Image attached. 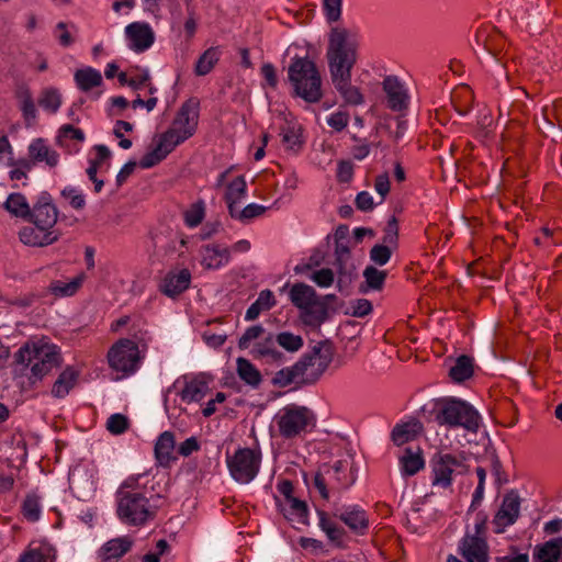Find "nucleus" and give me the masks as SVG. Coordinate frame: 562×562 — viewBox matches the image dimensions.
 Wrapping results in <instances>:
<instances>
[{"instance_id":"nucleus-50","label":"nucleus","mask_w":562,"mask_h":562,"mask_svg":"<svg viewBox=\"0 0 562 562\" xmlns=\"http://www.w3.org/2000/svg\"><path fill=\"white\" fill-rule=\"evenodd\" d=\"M22 514L29 521H37L42 515V505L40 497L34 494H27L22 503Z\"/></svg>"},{"instance_id":"nucleus-13","label":"nucleus","mask_w":562,"mask_h":562,"mask_svg":"<svg viewBox=\"0 0 562 562\" xmlns=\"http://www.w3.org/2000/svg\"><path fill=\"white\" fill-rule=\"evenodd\" d=\"M29 217L31 222L46 231H56L55 225L58 218V210L47 192L38 195L37 202L31 209Z\"/></svg>"},{"instance_id":"nucleus-29","label":"nucleus","mask_w":562,"mask_h":562,"mask_svg":"<svg viewBox=\"0 0 562 562\" xmlns=\"http://www.w3.org/2000/svg\"><path fill=\"white\" fill-rule=\"evenodd\" d=\"M336 262L335 266L338 270L337 285L341 288L342 283L350 282L352 276V265L350 261L349 248L342 243H336L335 246Z\"/></svg>"},{"instance_id":"nucleus-39","label":"nucleus","mask_w":562,"mask_h":562,"mask_svg":"<svg viewBox=\"0 0 562 562\" xmlns=\"http://www.w3.org/2000/svg\"><path fill=\"white\" fill-rule=\"evenodd\" d=\"M425 465L420 449L413 451L406 448L400 457V469L403 476L415 475Z\"/></svg>"},{"instance_id":"nucleus-8","label":"nucleus","mask_w":562,"mask_h":562,"mask_svg":"<svg viewBox=\"0 0 562 562\" xmlns=\"http://www.w3.org/2000/svg\"><path fill=\"white\" fill-rule=\"evenodd\" d=\"M261 462L260 449L238 448L233 453L226 452L225 457L229 476L241 485L249 484L257 477Z\"/></svg>"},{"instance_id":"nucleus-17","label":"nucleus","mask_w":562,"mask_h":562,"mask_svg":"<svg viewBox=\"0 0 562 562\" xmlns=\"http://www.w3.org/2000/svg\"><path fill=\"white\" fill-rule=\"evenodd\" d=\"M199 254L201 266L207 270L222 269L232 259L229 247L223 244H205L200 248Z\"/></svg>"},{"instance_id":"nucleus-47","label":"nucleus","mask_w":562,"mask_h":562,"mask_svg":"<svg viewBox=\"0 0 562 562\" xmlns=\"http://www.w3.org/2000/svg\"><path fill=\"white\" fill-rule=\"evenodd\" d=\"M473 374L472 359L468 356H460L450 369V376L456 382H463Z\"/></svg>"},{"instance_id":"nucleus-7","label":"nucleus","mask_w":562,"mask_h":562,"mask_svg":"<svg viewBox=\"0 0 562 562\" xmlns=\"http://www.w3.org/2000/svg\"><path fill=\"white\" fill-rule=\"evenodd\" d=\"M145 358V352L139 349L138 342L122 338L109 349L106 360L109 368L116 373V379H126L135 374Z\"/></svg>"},{"instance_id":"nucleus-16","label":"nucleus","mask_w":562,"mask_h":562,"mask_svg":"<svg viewBox=\"0 0 562 562\" xmlns=\"http://www.w3.org/2000/svg\"><path fill=\"white\" fill-rule=\"evenodd\" d=\"M334 516L357 535H364L369 529L367 512L359 505L349 504L336 507Z\"/></svg>"},{"instance_id":"nucleus-21","label":"nucleus","mask_w":562,"mask_h":562,"mask_svg":"<svg viewBox=\"0 0 562 562\" xmlns=\"http://www.w3.org/2000/svg\"><path fill=\"white\" fill-rule=\"evenodd\" d=\"M60 234L57 231H46L33 224V226L23 227L19 232L20 240L32 247H44L58 240Z\"/></svg>"},{"instance_id":"nucleus-5","label":"nucleus","mask_w":562,"mask_h":562,"mask_svg":"<svg viewBox=\"0 0 562 562\" xmlns=\"http://www.w3.org/2000/svg\"><path fill=\"white\" fill-rule=\"evenodd\" d=\"M288 76L297 97L310 103L322 99L321 75L308 57H294L289 66Z\"/></svg>"},{"instance_id":"nucleus-27","label":"nucleus","mask_w":562,"mask_h":562,"mask_svg":"<svg viewBox=\"0 0 562 562\" xmlns=\"http://www.w3.org/2000/svg\"><path fill=\"white\" fill-rule=\"evenodd\" d=\"M535 562H562V537L553 538L533 550Z\"/></svg>"},{"instance_id":"nucleus-53","label":"nucleus","mask_w":562,"mask_h":562,"mask_svg":"<svg viewBox=\"0 0 562 562\" xmlns=\"http://www.w3.org/2000/svg\"><path fill=\"white\" fill-rule=\"evenodd\" d=\"M268 331L261 325H254L248 327L238 340L240 349H251L252 345L261 340Z\"/></svg>"},{"instance_id":"nucleus-55","label":"nucleus","mask_w":562,"mask_h":562,"mask_svg":"<svg viewBox=\"0 0 562 562\" xmlns=\"http://www.w3.org/2000/svg\"><path fill=\"white\" fill-rule=\"evenodd\" d=\"M277 345L289 352H296L303 347V338L290 331H282L276 336Z\"/></svg>"},{"instance_id":"nucleus-33","label":"nucleus","mask_w":562,"mask_h":562,"mask_svg":"<svg viewBox=\"0 0 562 562\" xmlns=\"http://www.w3.org/2000/svg\"><path fill=\"white\" fill-rule=\"evenodd\" d=\"M175 436L171 431L161 432L155 442V458L159 465L167 467L172 460L175 450Z\"/></svg>"},{"instance_id":"nucleus-28","label":"nucleus","mask_w":562,"mask_h":562,"mask_svg":"<svg viewBox=\"0 0 562 562\" xmlns=\"http://www.w3.org/2000/svg\"><path fill=\"white\" fill-rule=\"evenodd\" d=\"M317 518H318V527L319 529L326 535L328 541L331 543L341 547L344 543L345 538V530L338 524L329 517V515L322 510H316Z\"/></svg>"},{"instance_id":"nucleus-9","label":"nucleus","mask_w":562,"mask_h":562,"mask_svg":"<svg viewBox=\"0 0 562 562\" xmlns=\"http://www.w3.org/2000/svg\"><path fill=\"white\" fill-rule=\"evenodd\" d=\"M333 348L327 342H317L299 361L295 369L301 373V382L310 384L316 382L333 361Z\"/></svg>"},{"instance_id":"nucleus-18","label":"nucleus","mask_w":562,"mask_h":562,"mask_svg":"<svg viewBox=\"0 0 562 562\" xmlns=\"http://www.w3.org/2000/svg\"><path fill=\"white\" fill-rule=\"evenodd\" d=\"M383 91L387 106L392 111L401 112L409 103V95L405 85L395 76H387L383 80Z\"/></svg>"},{"instance_id":"nucleus-30","label":"nucleus","mask_w":562,"mask_h":562,"mask_svg":"<svg viewBox=\"0 0 562 562\" xmlns=\"http://www.w3.org/2000/svg\"><path fill=\"white\" fill-rule=\"evenodd\" d=\"M29 155L36 162H45L53 168L58 165L59 155L44 139L37 138L29 146Z\"/></svg>"},{"instance_id":"nucleus-61","label":"nucleus","mask_w":562,"mask_h":562,"mask_svg":"<svg viewBox=\"0 0 562 562\" xmlns=\"http://www.w3.org/2000/svg\"><path fill=\"white\" fill-rule=\"evenodd\" d=\"M310 279L319 288H329L335 281V274L331 269L322 268L313 271Z\"/></svg>"},{"instance_id":"nucleus-62","label":"nucleus","mask_w":562,"mask_h":562,"mask_svg":"<svg viewBox=\"0 0 562 562\" xmlns=\"http://www.w3.org/2000/svg\"><path fill=\"white\" fill-rule=\"evenodd\" d=\"M67 139H75L81 143L85 140V133L70 124L63 125L59 130L58 142L63 145Z\"/></svg>"},{"instance_id":"nucleus-14","label":"nucleus","mask_w":562,"mask_h":562,"mask_svg":"<svg viewBox=\"0 0 562 562\" xmlns=\"http://www.w3.org/2000/svg\"><path fill=\"white\" fill-rule=\"evenodd\" d=\"M184 140L175 134L171 130L158 136L156 146L148 151L139 161V166L144 169L151 168L164 160L178 145Z\"/></svg>"},{"instance_id":"nucleus-43","label":"nucleus","mask_w":562,"mask_h":562,"mask_svg":"<svg viewBox=\"0 0 562 562\" xmlns=\"http://www.w3.org/2000/svg\"><path fill=\"white\" fill-rule=\"evenodd\" d=\"M280 135L282 144L288 150L297 153L301 149L303 145L301 125L296 123H289L286 126L281 128Z\"/></svg>"},{"instance_id":"nucleus-26","label":"nucleus","mask_w":562,"mask_h":562,"mask_svg":"<svg viewBox=\"0 0 562 562\" xmlns=\"http://www.w3.org/2000/svg\"><path fill=\"white\" fill-rule=\"evenodd\" d=\"M15 98L25 125L27 127L34 125L37 119V110L30 88L24 85L18 87Z\"/></svg>"},{"instance_id":"nucleus-22","label":"nucleus","mask_w":562,"mask_h":562,"mask_svg":"<svg viewBox=\"0 0 562 562\" xmlns=\"http://www.w3.org/2000/svg\"><path fill=\"white\" fill-rule=\"evenodd\" d=\"M250 355L266 362H280L283 353L278 349L276 336L268 331L261 340L256 341L250 349Z\"/></svg>"},{"instance_id":"nucleus-31","label":"nucleus","mask_w":562,"mask_h":562,"mask_svg":"<svg viewBox=\"0 0 562 562\" xmlns=\"http://www.w3.org/2000/svg\"><path fill=\"white\" fill-rule=\"evenodd\" d=\"M423 431V425L418 419H409L397 424L392 430V440L396 446H402L417 438Z\"/></svg>"},{"instance_id":"nucleus-44","label":"nucleus","mask_w":562,"mask_h":562,"mask_svg":"<svg viewBox=\"0 0 562 562\" xmlns=\"http://www.w3.org/2000/svg\"><path fill=\"white\" fill-rule=\"evenodd\" d=\"M63 103V95L59 89L55 87H46L42 89L38 104L40 106L52 114H55L59 111Z\"/></svg>"},{"instance_id":"nucleus-25","label":"nucleus","mask_w":562,"mask_h":562,"mask_svg":"<svg viewBox=\"0 0 562 562\" xmlns=\"http://www.w3.org/2000/svg\"><path fill=\"white\" fill-rule=\"evenodd\" d=\"M209 383L202 376L183 378V387L178 393L186 403L200 402L209 392Z\"/></svg>"},{"instance_id":"nucleus-36","label":"nucleus","mask_w":562,"mask_h":562,"mask_svg":"<svg viewBox=\"0 0 562 562\" xmlns=\"http://www.w3.org/2000/svg\"><path fill=\"white\" fill-rule=\"evenodd\" d=\"M74 80L79 90L88 92L103 82L101 72L90 66L78 69L74 75Z\"/></svg>"},{"instance_id":"nucleus-42","label":"nucleus","mask_w":562,"mask_h":562,"mask_svg":"<svg viewBox=\"0 0 562 562\" xmlns=\"http://www.w3.org/2000/svg\"><path fill=\"white\" fill-rule=\"evenodd\" d=\"M274 305L276 299L273 292L270 290H262L257 300L247 308L245 319L255 321L262 312L269 311Z\"/></svg>"},{"instance_id":"nucleus-64","label":"nucleus","mask_w":562,"mask_h":562,"mask_svg":"<svg viewBox=\"0 0 562 562\" xmlns=\"http://www.w3.org/2000/svg\"><path fill=\"white\" fill-rule=\"evenodd\" d=\"M342 0H323V8L328 21L335 22L341 15Z\"/></svg>"},{"instance_id":"nucleus-49","label":"nucleus","mask_w":562,"mask_h":562,"mask_svg":"<svg viewBox=\"0 0 562 562\" xmlns=\"http://www.w3.org/2000/svg\"><path fill=\"white\" fill-rule=\"evenodd\" d=\"M282 510L285 516L290 519L296 520L297 522H306L307 520L308 508L306 503L295 497L285 502Z\"/></svg>"},{"instance_id":"nucleus-60","label":"nucleus","mask_w":562,"mask_h":562,"mask_svg":"<svg viewBox=\"0 0 562 562\" xmlns=\"http://www.w3.org/2000/svg\"><path fill=\"white\" fill-rule=\"evenodd\" d=\"M128 427V419L123 414H112L106 420V429L113 435L123 434Z\"/></svg>"},{"instance_id":"nucleus-59","label":"nucleus","mask_w":562,"mask_h":562,"mask_svg":"<svg viewBox=\"0 0 562 562\" xmlns=\"http://www.w3.org/2000/svg\"><path fill=\"white\" fill-rule=\"evenodd\" d=\"M393 250H394V248L386 246V245H382V244L374 245L371 248L370 254H369L370 260L375 266H384L390 261Z\"/></svg>"},{"instance_id":"nucleus-52","label":"nucleus","mask_w":562,"mask_h":562,"mask_svg":"<svg viewBox=\"0 0 562 562\" xmlns=\"http://www.w3.org/2000/svg\"><path fill=\"white\" fill-rule=\"evenodd\" d=\"M272 383L279 387H285L292 383H302L301 373L295 369V363L292 367H286L276 372Z\"/></svg>"},{"instance_id":"nucleus-3","label":"nucleus","mask_w":562,"mask_h":562,"mask_svg":"<svg viewBox=\"0 0 562 562\" xmlns=\"http://www.w3.org/2000/svg\"><path fill=\"white\" fill-rule=\"evenodd\" d=\"M359 42L357 35L346 29L335 27L329 35L327 49L331 79L350 76L357 61Z\"/></svg>"},{"instance_id":"nucleus-51","label":"nucleus","mask_w":562,"mask_h":562,"mask_svg":"<svg viewBox=\"0 0 562 562\" xmlns=\"http://www.w3.org/2000/svg\"><path fill=\"white\" fill-rule=\"evenodd\" d=\"M77 27L74 24L59 22L54 29V36L63 47L71 46L76 41Z\"/></svg>"},{"instance_id":"nucleus-23","label":"nucleus","mask_w":562,"mask_h":562,"mask_svg":"<svg viewBox=\"0 0 562 562\" xmlns=\"http://www.w3.org/2000/svg\"><path fill=\"white\" fill-rule=\"evenodd\" d=\"M191 283V273L188 269L170 271L164 278L160 284V291L169 296L175 297L186 291Z\"/></svg>"},{"instance_id":"nucleus-48","label":"nucleus","mask_w":562,"mask_h":562,"mask_svg":"<svg viewBox=\"0 0 562 562\" xmlns=\"http://www.w3.org/2000/svg\"><path fill=\"white\" fill-rule=\"evenodd\" d=\"M386 276H387L386 271L379 270L374 266H368L363 270V278H364L366 288H363L362 290L364 292H367L369 290H373V291L381 290L383 288L384 282H385Z\"/></svg>"},{"instance_id":"nucleus-56","label":"nucleus","mask_w":562,"mask_h":562,"mask_svg":"<svg viewBox=\"0 0 562 562\" xmlns=\"http://www.w3.org/2000/svg\"><path fill=\"white\" fill-rule=\"evenodd\" d=\"M265 211L266 207L263 205L250 203L243 209H240V206H237L234 210V212H231L229 214L235 220H238L240 222H247L249 220L260 216Z\"/></svg>"},{"instance_id":"nucleus-2","label":"nucleus","mask_w":562,"mask_h":562,"mask_svg":"<svg viewBox=\"0 0 562 562\" xmlns=\"http://www.w3.org/2000/svg\"><path fill=\"white\" fill-rule=\"evenodd\" d=\"M16 362L30 367L29 380L36 383L61 363L59 348L46 338L24 344L15 355Z\"/></svg>"},{"instance_id":"nucleus-35","label":"nucleus","mask_w":562,"mask_h":562,"mask_svg":"<svg viewBox=\"0 0 562 562\" xmlns=\"http://www.w3.org/2000/svg\"><path fill=\"white\" fill-rule=\"evenodd\" d=\"M247 198V183L244 176L236 177L227 186L225 193V201L227 203L228 212H234L237 206Z\"/></svg>"},{"instance_id":"nucleus-12","label":"nucleus","mask_w":562,"mask_h":562,"mask_svg":"<svg viewBox=\"0 0 562 562\" xmlns=\"http://www.w3.org/2000/svg\"><path fill=\"white\" fill-rule=\"evenodd\" d=\"M199 109L200 102L195 98H190L183 102L169 130L182 137L184 142L192 137L198 128Z\"/></svg>"},{"instance_id":"nucleus-57","label":"nucleus","mask_w":562,"mask_h":562,"mask_svg":"<svg viewBox=\"0 0 562 562\" xmlns=\"http://www.w3.org/2000/svg\"><path fill=\"white\" fill-rule=\"evenodd\" d=\"M19 562H55V557L48 548H34L22 553Z\"/></svg>"},{"instance_id":"nucleus-15","label":"nucleus","mask_w":562,"mask_h":562,"mask_svg":"<svg viewBox=\"0 0 562 562\" xmlns=\"http://www.w3.org/2000/svg\"><path fill=\"white\" fill-rule=\"evenodd\" d=\"M127 47L139 54L148 50L155 43L156 35L147 22H133L124 30Z\"/></svg>"},{"instance_id":"nucleus-46","label":"nucleus","mask_w":562,"mask_h":562,"mask_svg":"<svg viewBox=\"0 0 562 562\" xmlns=\"http://www.w3.org/2000/svg\"><path fill=\"white\" fill-rule=\"evenodd\" d=\"M221 56L218 47L207 48L198 59L194 71L198 76L207 75L216 65Z\"/></svg>"},{"instance_id":"nucleus-63","label":"nucleus","mask_w":562,"mask_h":562,"mask_svg":"<svg viewBox=\"0 0 562 562\" xmlns=\"http://www.w3.org/2000/svg\"><path fill=\"white\" fill-rule=\"evenodd\" d=\"M398 240V226L396 220L393 217L389 221L383 235V244L394 249L397 247Z\"/></svg>"},{"instance_id":"nucleus-38","label":"nucleus","mask_w":562,"mask_h":562,"mask_svg":"<svg viewBox=\"0 0 562 562\" xmlns=\"http://www.w3.org/2000/svg\"><path fill=\"white\" fill-rule=\"evenodd\" d=\"M236 372L238 378L252 389L259 387L262 382L260 371L248 359L243 357L236 360Z\"/></svg>"},{"instance_id":"nucleus-32","label":"nucleus","mask_w":562,"mask_h":562,"mask_svg":"<svg viewBox=\"0 0 562 562\" xmlns=\"http://www.w3.org/2000/svg\"><path fill=\"white\" fill-rule=\"evenodd\" d=\"M335 89L347 104L360 105L364 99L359 88L351 85V75L331 79Z\"/></svg>"},{"instance_id":"nucleus-10","label":"nucleus","mask_w":562,"mask_h":562,"mask_svg":"<svg viewBox=\"0 0 562 562\" xmlns=\"http://www.w3.org/2000/svg\"><path fill=\"white\" fill-rule=\"evenodd\" d=\"M315 420V415L310 408L295 404L284 406L276 416L279 432L284 438L300 436L314 427Z\"/></svg>"},{"instance_id":"nucleus-11","label":"nucleus","mask_w":562,"mask_h":562,"mask_svg":"<svg viewBox=\"0 0 562 562\" xmlns=\"http://www.w3.org/2000/svg\"><path fill=\"white\" fill-rule=\"evenodd\" d=\"M431 485L448 488L456 476L467 472L465 459L461 454L437 453L430 460Z\"/></svg>"},{"instance_id":"nucleus-54","label":"nucleus","mask_w":562,"mask_h":562,"mask_svg":"<svg viewBox=\"0 0 562 562\" xmlns=\"http://www.w3.org/2000/svg\"><path fill=\"white\" fill-rule=\"evenodd\" d=\"M205 217V204L203 201L193 203L184 212V223L189 228L198 227Z\"/></svg>"},{"instance_id":"nucleus-6","label":"nucleus","mask_w":562,"mask_h":562,"mask_svg":"<svg viewBox=\"0 0 562 562\" xmlns=\"http://www.w3.org/2000/svg\"><path fill=\"white\" fill-rule=\"evenodd\" d=\"M357 480V469L351 456L324 465L314 477V486L324 499L329 498L328 488L345 490Z\"/></svg>"},{"instance_id":"nucleus-24","label":"nucleus","mask_w":562,"mask_h":562,"mask_svg":"<svg viewBox=\"0 0 562 562\" xmlns=\"http://www.w3.org/2000/svg\"><path fill=\"white\" fill-rule=\"evenodd\" d=\"M132 546L133 540L130 537H117L101 547L99 557L103 562H116L131 550Z\"/></svg>"},{"instance_id":"nucleus-19","label":"nucleus","mask_w":562,"mask_h":562,"mask_svg":"<svg viewBox=\"0 0 562 562\" xmlns=\"http://www.w3.org/2000/svg\"><path fill=\"white\" fill-rule=\"evenodd\" d=\"M520 498L514 491L507 493L502 502L501 508L494 517V525L497 532H502L504 528L513 525L519 516Z\"/></svg>"},{"instance_id":"nucleus-1","label":"nucleus","mask_w":562,"mask_h":562,"mask_svg":"<svg viewBox=\"0 0 562 562\" xmlns=\"http://www.w3.org/2000/svg\"><path fill=\"white\" fill-rule=\"evenodd\" d=\"M148 482L147 473L132 474L117 488L116 514L122 522L143 526L155 518L158 506Z\"/></svg>"},{"instance_id":"nucleus-41","label":"nucleus","mask_w":562,"mask_h":562,"mask_svg":"<svg viewBox=\"0 0 562 562\" xmlns=\"http://www.w3.org/2000/svg\"><path fill=\"white\" fill-rule=\"evenodd\" d=\"M86 280L85 273H79L75 278L69 281L64 280H55L49 284V291L56 297H67L72 296L78 292L81 288L83 281Z\"/></svg>"},{"instance_id":"nucleus-58","label":"nucleus","mask_w":562,"mask_h":562,"mask_svg":"<svg viewBox=\"0 0 562 562\" xmlns=\"http://www.w3.org/2000/svg\"><path fill=\"white\" fill-rule=\"evenodd\" d=\"M61 196L75 210H82L86 206V196L81 189L67 186L61 190Z\"/></svg>"},{"instance_id":"nucleus-20","label":"nucleus","mask_w":562,"mask_h":562,"mask_svg":"<svg viewBox=\"0 0 562 562\" xmlns=\"http://www.w3.org/2000/svg\"><path fill=\"white\" fill-rule=\"evenodd\" d=\"M459 551L467 562H487V544L476 535H467L459 544Z\"/></svg>"},{"instance_id":"nucleus-45","label":"nucleus","mask_w":562,"mask_h":562,"mask_svg":"<svg viewBox=\"0 0 562 562\" xmlns=\"http://www.w3.org/2000/svg\"><path fill=\"white\" fill-rule=\"evenodd\" d=\"M3 206L11 215L21 218L29 217L31 211L26 198L21 193L9 194Z\"/></svg>"},{"instance_id":"nucleus-37","label":"nucleus","mask_w":562,"mask_h":562,"mask_svg":"<svg viewBox=\"0 0 562 562\" xmlns=\"http://www.w3.org/2000/svg\"><path fill=\"white\" fill-rule=\"evenodd\" d=\"M79 378V371L72 367H67L60 372L57 380L53 384L52 395L57 398H64L75 386Z\"/></svg>"},{"instance_id":"nucleus-34","label":"nucleus","mask_w":562,"mask_h":562,"mask_svg":"<svg viewBox=\"0 0 562 562\" xmlns=\"http://www.w3.org/2000/svg\"><path fill=\"white\" fill-rule=\"evenodd\" d=\"M300 319L302 323L310 327H318L327 317V310L319 299L312 302L306 307L299 308Z\"/></svg>"},{"instance_id":"nucleus-4","label":"nucleus","mask_w":562,"mask_h":562,"mask_svg":"<svg viewBox=\"0 0 562 562\" xmlns=\"http://www.w3.org/2000/svg\"><path fill=\"white\" fill-rule=\"evenodd\" d=\"M434 418L440 426L450 428L462 427L476 431L480 426V414L468 402L457 397H442L434 403Z\"/></svg>"},{"instance_id":"nucleus-40","label":"nucleus","mask_w":562,"mask_h":562,"mask_svg":"<svg viewBox=\"0 0 562 562\" xmlns=\"http://www.w3.org/2000/svg\"><path fill=\"white\" fill-rule=\"evenodd\" d=\"M289 297L297 310L301 307H306L318 299L314 288L305 283L293 284L290 289Z\"/></svg>"}]
</instances>
